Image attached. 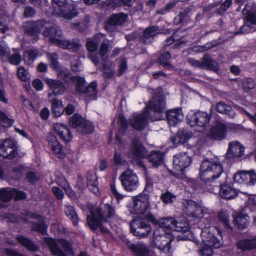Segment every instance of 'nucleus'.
<instances>
[{
	"label": "nucleus",
	"instance_id": "f257e3e1",
	"mask_svg": "<svg viewBox=\"0 0 256 256\" xmlns=\"http://www.w3.org/2000/svg\"><path fill=\"white\" fill-rule=\"evenodd\" d=\"M34 24L38 34L42 31V36L49 38L50 42L58 47L74 52L80 48L81 44L77 41L64 40L62 30L56 25L44 20H34Z\"/></svg>",
	"mask_w": 256,
	"mask_h": 256
},
{
	"label": "nucleus",
	"instance_id": "f03ea898",
	"mask_svg": "<svg viewBox=\"0 0 256 256\" xmlns=\"http://www.w3.org/2000/svg\"><path fill=\"white\" fill-rule=\"evenodd\" d=\"M174 219L172 218H163L158 222L154 216L149 214L144 217H138L132 220L130 224L131 232L140 238H145L148 236L151 230L150 223L158 224L160 228L166 230H173Z\"/></svg>",
	"mask_w": 256,
	"mask_h": 256
},
{
	"label": "nucleus",
	"instance_id": "7ed1b4c3",
	"mask_svg": "<svg viewBox=\"0 0 256 256\" xmlns=\"http://www.w3.org/2000/svg\"><path fill=\"white\" fill-rule=\"evenodd\" d=\"M146 112L152 121L159 120L162 118V114L166 110V102L161 88H158L150 100Z\"/></svg>",
	"mask_w": 256,
	"mask_h": 256
},
{
	"label": "nucleus",
	"instance_id": "20e7f679",
	"mask_svg": "<svg viewBox=\"0 0 256 256\" xmlns=\"http://www.w3.org/2000/svg\"><path fill=\"white\" fill-rule=\"evenodd\" d=\"M223 172V168L217 160H204L200 165V176L206 184L212 182Z\"/></svg>",
	"mask_w": 256,
	"mask_h": 256
},
{
	"label": "nucleus",
	"instance_id": "39448f33",
	"mask_svg": "<svg viewBox=\"0 0 256 256\" xmlns=\"http://www.w3.org/2000/svg\"><path fill=\"white\" fill-rule=\"evenodd\" d=\"M150 196L141 193L132 198V203L128 210L131 214H143L150 209Z\"/></svg>",
	"mask_w": 256,
	"mask_h": 256
},
{
	"label": "nucleus",
	"instance_id": "423d86ee",
	"mask_svg": "<svg viewBox=\"0 0 256 256\" xmlns=\"http://www.w3.org/2000/svg\"><path fill=\"white\" fill-rule=\"evenodd\" d=\"M212 114L204 112L198 111L194 114H188L186 116L188 124L192 127L200 128L198 131L204 130L209 126Z\"/></svg>",
	"mask_w": 256,
	"mask_h": 256
},
{
	"label": "nucleus",
	"instance_id": "0eeeda50",
	"mask_svg": "<svg viewBox=\"0 0 256 256\" xmlns=\"http://www.w3.org/2000/svg\"><path fill=\"white\" fill-rule=\"evenodd\" d=\"M44 241L48 245L52 254L58 256H66L72 252L70 243L64 240L56 242L52 238H46Z\"/></svg>",
	"mask_w": 256,
	"mask_h": 256
},
{
	"label": "nucleus",
	"instance_id": "6e6552de",
	"mask_svg": "<svg viewBox=\"0 0 256 256\" xmlns=\"http://www.w3.org/2000/svg\"><path fill=\"white\" fill-rule=\"evenodd\" d=\"M90 214L87 216V222L90 228L94 230L99 227L102 232H108V229L102 225V224L106 222L107 220L102 214L101 209L100 208H96L92 210Z\"/></svg>",
	"mask_w": 256,
	"mask_h": 256
},
{
	"label": "nucleus",
	"instance_id": "1a4fd4ad",
	"mask_svg": "<svg viewBox=\"0 0 256 256\" xmlns=\"http://www.w3.org/2000/svg\"><path fill=\"white\" fill-rule=\"evenodd\" d=\"M121 184L128 192H132L137 189L139 186L138 178L136 174L131 170H127L119 176Z\"/></svg>",
	"mask_w": 256,
	"mask_h": 256
},
{
	"label": "nucleus",
	"instance_id": "9d476101",
	"mask_svg": "<svg viewBox=\"0 0 256 256\" xmlns=\"http://www.w3.org/2000/svg\"><path fill=\"white\" fill-rule=\"evenodd\" d=\"M70 126L78 131L84 134L91 133L93 132L94 126L92 124L83 118L79 114H76L69 120Z\"/></svg>",
	"mask_w": 256,
	"mask_h": 256
},
{
	"label": "nucleus",
	"instance_id": "9b49d317",
	"mask_svg": "<svg viewBox=\"0 0 256 256\" xmlns=\"http://www.w3.org/2000/svg\"><path fill=\"white\" fill-rule=\"evenodd\" d=\"M18 146L16 142L6 138L0 140V156L12 160L18 154Z\"/></svg>",
	"mask_w": 256,
	"mask_h": 256
},
{
	"label": "nucleus",
	"instance_id": "f8f14e48",
	"mask_svg": "<svg viewBox=\"0 0 256 256\" xmlns=\"http://www.w3.org/2000/svg\"><path fill=\"white\" fill-rule=\"evenodd\" d=\"M212 228L210 226L203 228L200 233L201 238L204 246L218 248L220 246V242L212 233Z\"/></svg>",
	"mask_w": 256,
	"mask_h": 256
},
{
	"label": "nucleus",
	"instance_id": "ddd939ff",
	"mask_svg": "<svg viewBox=\"0 0 256 256\" xmlns=\"http://www.w3.org/2000/svg\"><path fill=\"white\" fill-rule=\"evenodd\" d=\"M227 126L224 123L218 122L210 129L208 136L216 140H222L226 137Z\"/></svg>",
	"mask_w": 256,
	"mask_h": 256
},
{
	"label": "nucleus",
	"instance_id": "4468645a",
	"mask_svg": "<svg viewBox=\"0 0 256 256\" xmlns=\"http://www.w3.org/2000/svg\"><path fill=\"white\" fill-rule=\"evenodd\" d=\"M147 151L138 138H134L130 146L129 156L134 159H142L146 157Z\"/></svg>",
	"mask_w": 256,
	"mask_h": 256
},
{
	"label": "nucleus",
	"instance_id": "2eb2a0df",
	"mask_svg": "<svg viewBox=\"0 0 256 256\" xmlns=\"http://www.w3.org/2000/svg\"><path fill=\"white\" fill-rule=\"evenodd\" d=\"M191 158L186 152L180 153L174 156V168L176 172H182L192 163Z\"/></svg>",
	"mask_w": 256,
	"mask_h": 256
},
{
	"label": "nucleus",
	"instance_id": "dca6fc26",
	"mask_svg": "<svg viewBox=\"0 0 256 256\" xmlns=\"http://www.w3.org/2000/svg\"><path fill=\"white\" fill-rule=\"evenodd\" d=\"M153 242L156 247L164 252H169L170 248L171 240L166 236L160 234L159 230L154 232Z\"/></svg>",
	"mask_w": 256,
	"mask_h": 256
},
{
	"label": "nucleus",
	"instance_id": "f3484780",
	"mask_svg": "<svg viewBox=\"0 0 256 256\" xmlns=\"http://www.w3.org/2000/svg\"><path fill=\"white\" fill-rule=\"evenodd\" d=\"M54 4H56L59 8V12L54 10V14L55 15H62L64 18L70 20L76 16V12L74 7L72 6L70 12H68L66 8L67 6V0H52Z\"/></svg>",
	"mask_w": 256,
	"mask_h": 256
},
{
	"label": "nucleus",
	"instance_id": "a211bd4d",
	"mask_svg": "<svg viewBox=\"0 0 256 256\" xmlns=\"http://www.w3.org/2000/svg\"><path fill=\"white\" fill-rule=\"evenodd\" d=\"M148 120H150V116L145 112L140 114H134L130 120L129 123L132 128L140 130L146 126Z\"/></svg>",
	"mask_w": 256,
	"mask_h": 256
},
{
	"label": "nucleus",
	"instance_id": "6ab92c4d",
	"mask_svg": "<svg viewBox=\"0 0 256 256\" xmlns=\"http://www.w3.org/2000/svg\"><path fill=\"white\" fill-rule=\"evenodd\" d=\"M184 212L189 216L200 218L202 216V207L194 201L190 200H186L184 204Z\"/></svg>",
	"mask_w": 256,
	"mask_h": 256
},
{
	"label": "nucleus",
	"instance_id": "aec40b11",
	"mask_svg": "<svg viewBox=\"0 0 256 256\" xmlns=\"http://www.w3.org/2000/svg\"><path fill=\"white\" fill-rule=\"evenodd\" d=\"M46 82L52 90V92L48 94L49 98L52 94L57 96L64 94L66 92V88L64 84L60 80L47 78Z\"/></svg>",
	"mask_w": 256,
	"mask_h": 256
},
{
	"label": "nucleus",
	"instance_id": "412c9836",
	"mask_svg": "<svg viewBox=\"0 0 256 256\" xmlns=\"http://www.w3.org/2000/svg\"><path fill=\"white\" fill-rule=\"evenodd\" d=\"M244 146L239 142L234 140L229 142L226 156L228 158H239L244 154Z\"/></svg>",
	"mask_w": 256,
	"mask_h": 256
},
{
	"label": "nucleus",
	"instance_id": "4be33fe9",
	"mask_svg": "<svg viewBox=\"0 0 256 256\" xmlns=\"http://www.w3.org/2000/svg\"><path fill=\"white\" fill-rule=\"evenodd\" d=\"M159 27L156 26H150L145 29L140 38V41L144 44H148L154 40V36L160 33Z\"/></svg>",
	"mask_w": 256,
	"mask_h": 256
},
{
	"label": "nucleus",
	"instance_id": "5701e85b",
	"mask_svg": "<svg viewBox=\"0 0 256 256\" xmlns=\"http://www.w3.org/2000/svg\"><path fill=\"white\" fill-rule=\"evenodd\" d=\"M254 31H256V15L249 16L246 18L244 24L241 26L240 30L236 32V34H247Z\"/></svg>",
	"mask_w": 256,
	"mask_h": 256
},
{
	"label": "nucleus",
	"instance_id": "b1692460",
	"mask_svg": "<svg viewBox=\"0 0 256 256\" xmlns=\"http://www.w3.org/2000/svg\"><path fill=\"white\" fill-rule=\"evenodd\" d=\"M234 225L240 230L247 228L249 224L250 218L244 214L240 212L234 213L233 215Z\"/></svg>",
	"mask_w": 256,
	"mask_h": 256
},
{
	"label": "nucleus",
	"instance_id": "393cba45",
	"mask_svg": "<svg viewBox=\"0 0 256 256\" xmlns=\"http://www.w3.org/2000/svg\"><path fill=\"white\" fill-rule=\"evenodd\" d=\"M48 145L55 155L59 158H64L66 155L62 145L57 140L56 136L52 135L48 137Z\"/></svg>",
	"mask_w": 256,
	"mask_h": 256
},
{
	"label": "nucleus",
	"instance_id": "a878e982",
	"mask_svg": "<svg viewBox=\"0 0 256 256\" xmlns=\"http://www.w3.org/2000/svg\"><path fill=\"white\" fill-rule=\"evenodd\" d=\"M219 194L224 199L230 200L238 196L236 190L228 184H222L219 188Z\"/></svg>",
	"mask_w": 256,
	"mask_h": 256
},
{
	"label": "nucleus",
	"instance_id": "bb28decb",
	"mask_svg": "<svg viewBox=\"0 0 256 256\" xmlns=\"http://www.w3.org/2000/svg\"><path fill=\"white\" fill-rule=\"evenodd\" d=\"M166 115L168 124L172 126H175L184 118L180 108L170 110L166 112Z\"/></svg>",
	"mask_w": 256,
	"mask_h": 256
},
{
	"label": "nucleus",
	"instance_id": "cd10ccee",
	"mask_svg": "<svg viewBox=\"0 0 256 256\" xmlns=\"http://www.w3.org/2000/svg\"><path fill=\"white\" fill-rule=\"evenodd\" d=\"M41 54L38 49L34 48H30L24 51L23 60L26 64L30 65Z\"/></svg>",
	"mask_w": 256,
	"mask_h": 256
},
{
	"label": "nucleus",
	"instance_id": "c85d7f7f",
	"mask_svg": "<svg viewBox=\"0 0 256 256\" xmlns=\"http://www.w3.org/2000/svg\"><path fill=\"white\" fill-rule=\"evenodd\" d=\"M192 136V132L186 130H180L176 136L171 138V141L174 144L186 143Z\"/></svg>",
	"mask_w": 256,
	"mask_h": 256
},
{
	"label": "nucleus",
	"instance_id": "c756f323",
	"mask_svg": "<svg viewBox=\"0 0 256 256\" xmlns=\"http://www.w3.org/2000/svg\"><path fill=\"white\" fill-rule=\"evenodd\" d=\"M202 63V68L218 72L219 70L218 63L212 60L210 55L205 54L201 61Z\"/></svg>",
	"mask_w": 256,
	"mask_h": 256
},
{
	"label": "nucleus",
	"instance_id": "7c9ffc66",
	"mask_svg": "<svg viewBox=\"0 0 256 256\" xmlns=\"http://www.w3.org/2000/svg\"><path fill=\"white\" fill-rule=\"evenodd\" d=\"M238 248L242 250H252L256 248V236L252 239L240 240L236 244Z\"/></svg>",
	"mask_w": 256,
	"mask_h": 256
},
{
	"label": "nucleus",
	"instance_id": "2f4dec72",
	"mask_svg": "<svg viewBox=\"0 0 256 256\" xmlns=\"http://www.w3.org/2000/svg\"><path fill=\"white\" fill-rule=\"evenodd\" d=\"M104 38V34H98L92 39L88 38L86 42V48L90 53L94 52L98 48V44L100 42V39Z\"/></svg>",
	"mask_w": 256,
	"mask_h": 256
},
{
	"label": "nucleus",
	"instance_id": "473e14b6",
	"mask_svg": "<svg viewBox=\"0 0 256 256\" xmlns=\"http://www.w3.org/2000/svg\"><path fill=\"white\" fill-rule=\"evenodd\" d=\"M25 34L33 36L36 40L39 38V35L34 24V20H31L25 22L23 24Z\"/></svg>",
	"mask_w": 256,
	"mask_h": 256
},
{
	"label": "nucleus",
	"instance_id": "72a5a7b5",
	"mask_svg": "<svg viewBox=\"0 0 256 256\" xmlns=\"http://www.w3.org/2000/svg\"><path fill=\"white\" fill-rule=\"evenodd\" d=\"M173 230L186 232L189 230L188 224L184 218H179L174 220Z\"/></svg>",
	"mask_w": 256,
	"mask_h": 256
},
{
	"label": "nucleus",
	"instance_id": "f704fd0d",
	"mask_svg": "<svg viewBox=\"0 0 256 256\" xmlns=\"http://www.w3.org/2000/svg\"><path fill=\"white\" fill-rule=\"evenodd\" d=\"M216 110L218 112L226 114L232 118L235 116V112L232 108L224 102H220L216 104Z\"/></svg>",
	"mask_w": 256,
	"mask_h": 256
},
{
	"label": "nucleus",
	"instance_id": "c9c22d12",
	"mask_svg": "<svg viewBox=\"0 0 256 256\" xmlns=\"http://www.w3.org/2000/svg\"><path fill=\"white\" fill-rule=\"evenodd\" d=\"M96 86L97 84L96 82H92L84 89L85 90L82 94H84V96L89 100H96L97 98Z\"/></svg>",
	"mask_w": 256,
	"mask_h": 256
},
{
	"label": "nucleus",
	"instance_id": "e433bc0d",
	"mask_svg": "<svg viewBox=\"0 0 256 256\" xmlns=\"http://www.w3.org/2000/svg\"><path fill=\"white\" fill-rule=\"evenodd\" d=\"M52 104V113L56 116H60L64 112L62 102L56 98H52L50 99Z\"/></svg>",
	"mask_w": 256,
	"mask_h": 256
},
{
	"label": "nucleus",
	"instance_id": "4c0bfd02",
	"mask_svg": "<svg viewBox=\"0 0 256 256\" xmlns=\"http://www.w3.org/2000/svg\"><path fill=\"white\" fill-rule=\"evenodd\" d=\"M148 159L153 166L156 167L162 163L164 154L159 151L152 152L148 156Z\"/></svg>",
	"mask_w": 256,
	"mask_h": 256
},
{
	"label": "nucleus",
	"instance_id": "58836bf2",
	"mask_svg": "<svg viewBox=\"0 0 256 256\" xmlns=\"http://www.w3.org/2000/svg\"><path fill=\"white\" fill-rule=\"evenodd\" d=\"M130 248L137 256H146L148 252L147 246L143 244H132Z\"/></svg>",
	"mask_w": 256,
	"mask_h": 256
},
{
	"label": "nucleus",
	"instance_id": "ea45409f",
	"mask_svg": "<svg viewBox=\"0 0 256 256\" xmlns=\"http://www.w3.org/2000/svg\"><path fill=\"white\" fill-rule=\"evenodd\" d=\"M14 195V189L4 188L0 189V200L4 202H10Z\"/></svg>",
	"mask_w": 256,
	"mask_h": 256
},
{
	"label": "nucleus",
	"instance_id": "a19ab883",
	"mask_svg": "<svg viewBox=\"0 0 256 256\" xmlns=\"http://www.w3.org/2000/svg\"><path fill=\"white\" fill-rule=\"evenodd\" d=\"M102 44L100 47L99 52L100 54L102 56V59L105 60L106 56V54L108 51L109 46L112 44V40H108L104 34V38L100 39Z\"/></svg>",
	"mask_w": 256,
	"mask_h": 256
},
{
	"label": "nucleus",
	"instance_id": "79ce46f5",
	"mask_svg": "<svg viewBox=\"0 0 256 256\" xmlns=\"http://www.w3.org/2000/svg\"><path fill=\"white\" fill-rule=\"evenodd\" d=\"M64 212L66 216L72 220L73 224L74 226H77L78 222V218L74 208L70 204H66Z\"/></svg>",
	"mask_w": 256,
	"mask_h": 256
},
{
	"label": "nucleus",
	"instance_id": "37998d69",
	"mask_svg": "<svg viewBox=\"0 0 256 256\" xmlns=\"http://www.w3.org/2000/svg\"><path fill=\"white\" fill-rule=\"evenodd\" d=\"M16 239L20 244L29 250L33 252L38 250V247L30 240L23 236H17Z\"/></svg>",
	"mask_w": 256,
	"mask_h": 256
},
{
	"label": "nucleus",
	"instance_id": "c03bdc74",
	"mask_svg": "<svg viewBox=\"0 0 256 256\" xmlns=\"http://www.w3.org/2000/svg\"><path fill=\"white\" fill-rule=\"evenodd\" d=\"M60 78L62 79L65 83L68 84L70 82H74V79L76 78L77 76H72L70 71L66 68H63L58 74Z\"/></svg>",
	"mask_w": 256,
	"mask_h": 256
},
{
	"label": "nucleus",
	"instance_id": "a18cd8bd",
	"mask_svg": "<svg viewBox=\"0 0 256 256\" xmlns=\"http://www.w3.org/2000/svg\"><path fill=\"white\" fill-rule=\"evenodd\" d=\"M127 16L124 14H114L112 15L108 20L114 26L122 24L126 20Z\"/></svg>",
	"mask_w": 256,
	"mask_h": 256
},
{
	"label": "nucleus",
	"instance_id": "49530a36",
	"mask_svg": "<svg viewBox=\"0 0 256 256\" xmlns=\"http://www.w3.org/2000/svg\"><path fill=\"white\" fill-rule=\"evenodd\" d=\"M74 80H75L74 82L76 84V91L78 93L82 94L84 92V89L86 88L88 86L86 85L84 78L82 77L77 76Z\"/></svg>",
	"mask_w": 256,
	"mask_h": 256
},
{
	"label": "nucleus",
	"instance_id": "de8ad7c7",
	"mask_svg": "<svg viewBox=\"0 0 256 256\" xmlns=\"http://www.w3.org/2000/svg\"><path fill=\"white\" fill-rule=\"evenodd\" d=\"M171 56L170 53L168 52H166L159 56L158 62L164 67L170 68H172V66L168 62Z\"/></svg>",
	"mask_w": 256,
	"mask_h": 256
},
{
	"label": "nucleus",
	"instance_id": "09e8293b",
	"mask_svg": "<svg viewBox=\"0 0 256 256\" xmlns=\"http://www.w3.org/2000/svg\"><path fill=\"white\" fill-rule=\"evenodd\" d=\"M234 180L238 184H248V171H242L236 174L234 176Z\"/></svg>",
	"mask_w": 256,
	"mask_h": 256
},
{
	"label": "nucleus",
	"instance_id": "8fccbe9b",
	"mask_svg": "<svg viewBox=\"0 0 256 256\" xmlns=\"http://www.w3.org/2000/svg\"><path fill=\"white\" fill-rule=\"evenodd\" d=\"M39 222L38 223H32V230L44 234L46 232L47 226L45 224L44 220Z\"/></svg>",
	"mask_w": 256,
	"mask_h": 256
},
{
	"label": "nucleus",
	"instance_id": "3c124183",
	"mask_svg": "<svg viewBox=\"0 0 256 256\" xmlns=\"http://www.w3.org/2000/svg\"><path fill=\"white\" fill-rule=\"evenodd\" d=\"M242 14L246 16H256L254 5L253 2H248L244 8L242 10Z\"/></svg>",
	"mask_w": 256,
	"mask_h": 256
},
{
	"label": "nucleus",
	"instance_id": "603ef678",
	"mask_svg": "<svg viewBox=\"0 0 256 256\" xmlns=\"http://www.w3.org/2000/svg\"><path fill=\"white\" fill-rule=\"evenodd\" d=\"M242 86L244 90L248 91L254 88V81L252 78H246L242 80Z\"/></svg>",
	"mask_w": 256,
	"mask_h": 256
},
{
	"label": "nucleus",
	"instance_id": "864d4df0",
	"mask_svg": "<svg viewBox=\"0 0 256 256\" xmlns=\"http://www.w3.org/2000/svg\"><path fill=\"white\" fill-rule=\"evenodd\" d=\"M218 44V42L216 40H212V42H206V44L200 46L198 47L197 51L198 52H202L204 51L208 50L212 48H213L216 46Z\"/></svg>",
	"mask_w": 256,
	"mask_h": 256
},
{
	"label": "nucleus",
	"instance_id": "5fc2aeb1",
	"mask_svg": "<svg viewBox=\"0 0 256 256\" xmlns=\"http://www.w3.org/2000/svg\"><path fill=\"white\" fill-rule=\"evenodd\" d=\"M232 0H225L222 3L220 7L216 9V12L219 14H223L231 6L232 4Z\"/></svg>",
	"mask_w": 256,
	"mask_h": 256
},
{
	"label": "nucleus",
	"instance_id": "6e6d98bb",
	"mask_svg": "<svg viewBox=\"0 0 256 256\" xmlns=\"http://www.w3.org/2000/svg\"><path fill=\"white\" fill-rule=\"evenodd\" d=\"M17 74L19 78L22 81L26 82L30 79L29 73L23 67L19 68L18 69Z\"/></svg>",
	"mask_w": 256,
	"mask_h": 256
},
{
	"label": "nucleus",
	"instance_id": "4d7b16f0",
	"mask_svg": "<svg viewBox=\"0 0 256 256\" xmlns=\"http://www.w3.org/2000/svg\"><path fill=\"white\" fill-rule=\"evenodd\" d=\"M47 58L50 60L52 66L54 69H56L59 67L58 60V56L57 54L54 52L53 54L48 53L46 54Z\"/></svg>",
	"mask_w": 256,
	"mask_h": 256
},
{
	"label": "nucleus",
	"instance_id": "13d9d810",
	"mask_svg": "<svg viewBox=\"0 0 256 256\" xmlns=\"http://www.w3.org/2000/svg\"><path fill=\"white\" fill-rule=\"evenodd\" d=\"M63 130L61 132V133L58 134L60 137L64 141L66 142H70L72 139V134L70 132L69 128H62Z\"/></svg>",
	"mask_w": 256,
	"mask_h": 256
},
{
	"label": "nucleus",
	"instance_id": "bf43d9fd",
	"mask_svg": "<svg viewBox=\"0 0 256 256\" xmlns=\"http://www.w3.org/2000/svg\"><path fill=\"white\" fill-rule=\"evenodd\" d=\"M0 124L4 126H10L13 124V121L8 118L4 112L0 110Z\"/></svg>",
	"mask_w": 256,
	"mask_h": 256
},
{
	"label": "nucleus",
	"instance_id": "052dcab7",
	"mask_svg": "<svg viewBox=\"0 0 256 256\" xmlns=\"http://www.w3.org/2000/svg\"><path fill=\"white\" fill-rule=\"evenodd\" d=\"M160 198L164 202L168 204L172 202L173 198H176V196L169 192H166L162 194Z\"/></svg>",
	"mask_w": 256,
	"mask_h": 256
},
{
	"label": "nucleus",
	"instance_id": "680f3d73",
	"mask_svg": "<svg viewBox=\"0 0 256 256\" xmlns=\"http://www.w3.org/2000/svg\"><path fill=\"white\" fill-rule=\"evenodd\" d=\"M104 212L107 218H112L115 214V208L113 206L106 204H104Z\"/></svg>",
	"mask_w": 256,
	"mask_h": 256
},
{
	"label": "nucleus",
	"instance_id": "e2e57ef3",
	"mask_svg": "<svg viewBox=\"0 0 256 256\" xmlns=\"http://www.w3.org/2000/svg\"><path fill=\"white\" fill-rule=\"evenodd\" d=\"M35 10L31 6H26L23 14V16L25 18H32L36 15Z\"/></svg>",
	"mask_w": 256,
	"mask_h": 256
},
{
	"label": "nucleus",
	"instance_id": "0e129e2a",
	"mask_svg": "<svg viewBox=\"0 0 256 256\" xmlns=\"http://www.w3.org/2000/svg\"><path fill=\"white\" fill-rule=\"evenodd\" d=\"M102 70L104 78H110L114 75L113 70L108 66L104 63H102Z\"/></svg>",
	"mask_w": 256,
	"mask_h": 256
},
{
	"label": "nucleus",
	"instance_id": "69168bd1",
	"mask_svg": "<svg viewBox=\"0 0 256 256\" xmlns=\"http://www.w3.org/2000/svg\"><path fill=\"white\" fill-rule=\"evenodd\" d=\"M127 62L125 58H122L119 64L118 69V76H121L127 69Z\"/></svg>",
	"mask_w": 256,
	"mask_h": 256
},
{
	"label": "nucleus",
	"instance_id": "338daca9",
	"mask_svg": "<svg viewBox=\"0 0 256 256\" xmlns=\"http://www.w3.org/2000/svg\"><path fill=\"white\" fill-rule=\"evenodd\" d=\"M248 180L250 185H254L256 183V173L254 170L248 171Z\"/></svg>",
	"mask_w": 256,
	"mask_h": 256
},
{
	"label": "nucleus",
	"instance_id": "774afa93",
	"mask_svg": "<svg viewBox=\"0 0 256 256\" xmlns=\"http://www.w3.org/2000/svg\"><path fill=\"white\" fill-rule=\"evenodd\" d=\"M220 220L228 228H230L229 223L228 216L226 212H220L218 214Z\"/></svg>",
	"mask_w": 256,
	"mask_h": 256
}]
</instances>
